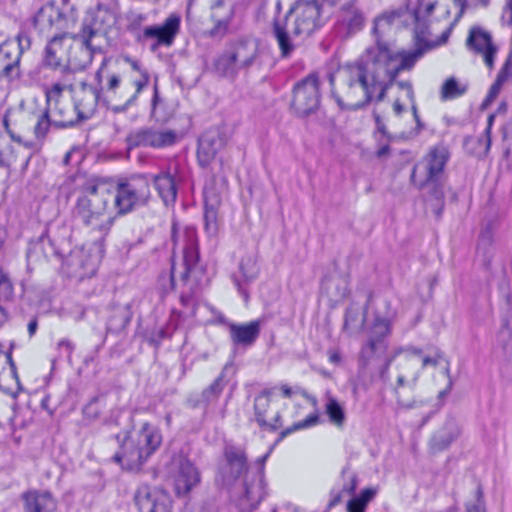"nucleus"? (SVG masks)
I'll return each mask as SVG.
<instances>
[{"label": "nucleus", "instance_id": "4468645a", "mask_svg": "<svg viewBox=\"0 0 512 512\" xmlns=\"http://www.w3.org/2000/svg\"><path fill=\"white\" fill-rule=\"evenodd\" d=\"M134 502L138 512H172L171 497L160 487L140 485L134 493Z\"/></svg>", "mask_w": 512, "mask_h": 512}, {"label": "nucleus", "instance_id": "0eeeda50", "mask_svg": "<svg viewBox=\"0 0 512 512\" xmlns=\"http://www.w3.org/2000/svg\"><path fill=\"white\" fill-rule=\"evenodd\" d=\"M273 390L265 388L253 398L252 415L249 422L268 433L277 432L283 427L282 411L273 399Z\"/></svg>", "mask_w": 512, "mask_h": 512}, {"label": "nucleus", "instance_id": "0e129e2a", "mask_svg": "<svg viewBox=\"0 0 512 512\" xmlns=\"http://www.w3.org/2000/svg\"><path fill=\"white\" fill-rule=\"evenodd\" d=\"M376 494L377 490L375 488H365L360 492L358 496H354L353 498L367 507L368 503L374 499Z\"/></svg>", "mask_w": 512, "mask_h": 512}, {"label": "nucleus", "instance_id": "e433bc0d", "mask_svg": "<svg viewBox=\"0 0 512 512\" xmlns=\"http://www.w3.org/2000/svg\"><path fill=\"white\" fill-rule=\"evenodd\" d=\"M342 486L333 487L330 491V500L327 504V510H331L343 501L344 494L353 495L358 485L357 475L345 466L341 471Z\"/></svg>", "mask_w": 512, "mask_h": 512}, {"label": "nucleus", "instance_id": "13d9d810", "mask_svg": "<svg viewBox=\"0 0 512 512\" xmlns=\"http://www.w3.org/2000/svg\"><path fill=\"white\" fill-rule=\"evenodd\" d=\"M162 102L163 101H162V99L160 97L158 83H157V80H155L154 87H153V96H152V99H151V112H150V115H151L152 118H155L157 121H163L164 120V119H162L158 115V108H159V106H160V104Z\"/></svg>", "mask_w": 512, "mask_h": 512}, {"label": "nucleus", "instance_id": "de8ad7c7", "mask_svg": "<svg viewBox=\"0 0 512 512\" xmlns=\"http://www.w3.org/2000/svg\"><path fill=\"white\" fill-rule=\"evenodd\" d=\"M325 411L329 421L337 427L344 425L346 416L344 408L334 397H329L325 405Z\"/></svg>", "mask_w": 512, "mask_h": 512}, {"label": "nucleus", "instance_id": "052dcab7", "mask_svg": "<svg viewBox=\"0 0 512 512\" xmlns=\"http://www.w3.org/2000/svg\"><path fill=\"white\" fill-rule=\"evenodd\" d=\"M402 352H403V349H394L389 355L386 356L384 364L379 372L381 379L385 380L388 378V371H389L390 365L392 364V362L395 360V358L397 356L402 354Z\"/></svg>", "mask_w": 512, "mask_h": 512}, {"label": "nucleus", "instance_id": "72a5a7b5", "mask_svg": "<svg viewBox=\"0 0 512 512\" xmlns=\"http://www.w3.org/2000/svg\"><path fill=\"white\" fill-rule=\"evenodd\" d=\"M259 264L257 258H241L238 265V271L233 273L232 279L238 292L248 300V292L245 286L254 281L259 274Z\"/></svg>", "mask_w": 512, "mask_h": 512}, {"label": "nucleus", "instance_id": "7ed1b4c3", "mask_svg": "<svg viewBox=\"0 0 512 512\" xmlns=\"http://www.w3.org/2000/svg\"><path fill=\"white\" fill-rule=\"evenodd\" d=\"M109 443L117 445L112 461L128 471H139L148 458L162 443L160 429L149 422L141 425L132 435L129 430L121 431L108 438Z\"/></svg>", "mask_w": 512, "mask_h": 512}, {"label": "nucleus", "instance_id": "5701e85b", "mask_svg": "<svg viewBox=\"0 0 512 512\" xmlns=\"http://www.w3.org/2000/svg\"><path fill=\"white\" fill-rule=\"evenodd\" d=\"M172 256H199L197 230L187 226L179 230L178 222L174 219L171 224Z\"/></svg>", "mask_w": 512, "mask_h": 512}, {"label": "nucleus", "instance_id": "f257e3e1", "mask_svg": "<svg viewBox=\"0 0 512 512\" xmlns=\"http://www.w3.org/2000/svg\"><path fill=\"white\" fill-rule=\"evenodd\" d=\"M383 21L389 25L390 17L383 15L374 20V44L368 46L354 62L346 64L343 95L331 90L332 97L341 110L357 111L372 101H384L398 74L410 70L426 51L435 47L427 38L422 37L420 41L414 34V50L398 51L393 43L384 39L380 29Z\"/></svg>", "mask_w": 512, "mask_h": 512}, {"label": "nucleus", "instance_id": "412c9836", "mask_svg": "<svg viewBox=\"0 0 512 512\" xmlns=\"http://www.w3.org/2000/svg\"><path fill=\"white\" fill-rule=\"evenodd\" d=\"M102 99L101 90L98 86L82 81L74 95L73 107L76 114H78V119L82 122L90 119L96 112L98 102Z\"/></svg>", "mask_w": 512, "mask_h": 512}, {"label": "nucleus", "instance_id": "f8f14e48", "mask_svg": "<svg viewBox=\"0 0 512 512\" xmlns=\"http://www.w3.org/2000/svg\"><path fill=\"white\" fill-rule=\"evenodd\" d=\"M181 17L177 13L170 14L161 25H150L137 36V42L143 43L149 39L155 41L150 50L155 52L160 46L170 47L180 31Z\"/></svg>", "mask_w": 512, "mask_h": 512}, {"label": "nucleus", "instance_id": "37998d69", "mask_svg": "<svg viewBox=\"0 0 512 512\" xmlns=\"http://www.w3.org/2000/svg\"><path fill=\"white\" fill-rule=\"evenodd\" d=\"M27 256H58L56 248L46 231L37 239L30 241Z\"/></svg>", "mask_w": 512, "mask_h": 512}, {"label": "nucleus", "instance_id": "aec40b11", "mask_svg": "<svg viewBox=\"0 0 512 512\" xmlns=\"http://www.w3.org/2000/svg\"><path fill=\"white\" fill-rule=\"evenodd\" d=\"M210 11L213 27L209 30L208 35L222 39L230 32L235 17V5L226 0H215L210 5Z\"/></svg>", "mask_w": 512, "mask_h": 512}, {"label": "nucleus", "instance_id": "b1692460", "mask_svg": "<svg viewBox=\"0 0 512 512\" xmlns=\"http://www.w3.org/2000/svg\"><path fill=\"white\" fill-rule=\"evenodd\" d=\"M224 458L225 465L221 473L225 485H231L242 474L245 475L251 472L243 449L236 446H227L224 450Z\"/></svg>", "mask_w": 512, "mask_h": 512}, {"label": "nucleus", "instance_id": "9d476101", "mask_svg": "<svg viewBox=\"0 0 512 512\" xmlns=\"http://www.w3.org/2000/svg\"><path fill=\"white\" fill-rule=\"evenodd\" d=\"M115 23V14L106 4L98 3L94 9L86 13L80 32L74 36L83 43V51L91 58V40L101 31H105Z\"/></svg>", "mask_w": 512, "mask_h": 512}, {"label": "nucleus", "instance_id": "bb28decb", "mask_svg": "<svg viewBox=\"0 0 512 512\" xmlns=\"http://www.w3.org/2000/svg\"><path fill=\"white\" fill-rule=\"evenodd\" d=\"M230 339L234 346L251 347L261 332V320H252L248 323H228Z\"/></svg>", "mask_w": 512, "mask_h": 512}, {"label": "nucleus", "instance_id": "6e6d98bb", "mask_svg": "<svg viewBox=\"0 0 512 512\" xmlns=\"http://www.w3.org/2000/svg\"><path fill=\"white\" fill-rule=\"evenodd\" d=\"M13 284L7 272L0 267V299L10 300L13 297Z\"/></svg>", "mask_w": 512, "mask_h": 512}, {"label": "nucleus", "instance_id": "cd10ccee", "mask_svg": "<svg viewBox=\"0 0 512 512\" xmlns=\"http://www.w3.org/2000/svg\"><path fill=\"white\" fill-rule=\"evenodd\" d=\"M319 420H320L319 415H318V413L315 412V413L308 415L305 419L294 423L292 426H289V427L281 430V432L279 433L277 439L275 440L273 446L269 449V451L256 460V462H255L256 469L251 470V473L260 474L264 477L265 463L268 460L274 447L276 445H278L280 442H282L287 436L291 435L292 433L317 425L319 423Z\"/></svg>", "mask_w": 512, "mask_h": 512}, {"label": "nucleus", "instance_id": "a19ab883", "mask_svg": "<svg viewBox=\"0 0 512 512\" xmlns=\"http://www.w3.org/2000/svg\"><path fill=\"white\" fill-rule=\"evenodd\" d=\"M465 151L478 158L485 157L491 147V136L482 133L480 136H467L463 141Z\"/></svg>", "mask_w": 512, "mask_h": 512}, {"label": "nucleus", "instance_id": "4be33fe9", "mask_svg": "<svg viewBox=\"0 0 512 512\" xmlns=\"http://www.w3.org/2000/svg\"><path fill=\"white\" fill-rule=\"evenodd\" d=\"M181 181L177 163L169 164L166 170L153 177L155 188L166 206L176 202L178 185Z\"/></svg>", "mask_w": 512, "mask_h": 512}, {"label": "nucleus", "instance_id": "dca6fc26", "mask_svg": "<svg viewBox=\"0 0 512 512\" xmlns=\"http://www.w3.org/2000/svg\"><path fill=\"white\" fill-rule=\"evenodd\" d=\"M335 272L326 275L321 282V293L326 295L330 302L343 301L349 293L348 258H338L333 261Z\"/></svg>", "mask_w": 512, "mask_h": 512}, {"label": "nucleus", "instance_id": "e2e57ef3", "mask_svg": "<svg viewBox=\"0 0 512 512\" xmlns=\"http://www.w3.org/2000/svg\"><path fill=\"white\" fill-rule=\"evenodd\" d=\"M113 221H114V218L111 216H108L106 220H104L100 224H98V229L102 233V237L99 242V252L100 253L104 252V250H103L104 238L103 237L108 234L109 230L111 229V227L113 225Z\"/></svg>", "mask_w": 512, "mask_h": 512}, {"label": "nucleus", "instance_id": "9b49d317", "mask_svg": "<svg viewBox=\"0 0 512 512\" xmlns=\"http://www.w3.org/2000/svg\"><path fill=\"white\" fill-rule=\"evenodd\" d=\"M170 279L172 286L179 279L191 283V289L207 284L210 269L206 258H171Z\"/></svg>", "mask_w": 512, "mask_h": 512}, {"label": "nucleus", "instance_id": "49530a36", "mask_svg": "<svg viewBox=\"0 0 512 512\" xmlns=\"http://www.w3.org/2000/svg\"><path fill=\"white\" fill-rule=\"evenodd\" d=\"M148 15L146 13L138 12L136 10H129L125 14L126 30L134 35L137 40V36L142 34L143 24L147 21Z\"/></svg>", "mask_w": 512, "mask_h": 512}, {"label": "nucleus", "instance_id": "2f4dec72", "mask_svg": "<svg viewBox=\"0 0 512 512\" xmlns=\"http://www.w3.org/2000/svg\"><path fill=\"white\" fill-rule=\"evenodd\" d=\"M47 102L46 109L52 118L53 127L59 129L73 127L82 122L78 119V114H76L74 107H71L69 103L59 99H56L53 104L49 100Z\"/></svg>", "mask_w": 512, "mask_h": 512}, {"label": "nucleus", "instance_id": "473e14b6", "mask_svg": "<svg viewBox=\"0 0 512 512\" xmlns=\"http://www.w3.org/2000/svg\"><path fill=\"white\" fill-rule=\"evenodd\" d=\"M20 61L18 51L14 46L5 43L0 44V79H6L9 82L15 81L21 76Z\"/></svg>", "mask_w": 512, "mask_h": 512}, {"label": "nucleus", "instance_id": "2eb2a0df", "mask_svg": "<svg viewBox=\"0 0 512 512\" xmlns=\"http://www.w3.org/2000/svg\"><path fill=\"white\" fill-rule=\"evenodd\" d=\"M171 472L174 491L178 497L188 495L200 482V472L185 456L173 458Z\"/></svg>", "mask_w": 512, "mask_h": 512}, {"label": "nucleus", "instance_id": "20e7f679", "mask_svg": "<svg viewBox=\"0 0 512 512\" xmlns=\"http://www.w3.org/2000/svg\"><path fill=\"white\" fill-rule=\"evenodd\" d=\"M113 190L105 184L86 183L76 200L75 214L85 225H93L113 204Z\"/></svg>", "mask_w": 512, "mask_h": 512}, {"label": "nucleus", "instance_id": "f3484780", "mask_svg": "<svg viewBox=\"0 0 512 512\" xmlns=\"http://www.w3.org/2000/svg\"><path fill=\"white\" fill-rule=\"evenodd\" d=\"M267 495L266 482L262 475L247 473L244 476L237 505L241 512H252Z\"/></svg>", "mask_w": 512, "mask_h": 512}, {"label": "nucleus", "instance_id": "3c124183", "mask_svg": "<svg viewBox=\"0 0 512 512\" xmlns=\"http://www.w3.org/2000/svg\"><path fill=\"white\" fill-rule=\"evenodd\" d=\"M53 126L52 118L49 115V111L45 108L37 118V122L34 126V134L37 139H43L49 132V128Z\"/></svg>", "mask_w": 512, "mask_h": 512}, {"label": "nucleus", "instance_id": "a18cd8bd", "mask_svg": "<svg viewBox=\"0 0 512 512\" xmlns=\"http://www.w3.org/2000/svg\"><path fill=\"white\" fill-rule=\"evenodd\" d=\"M468 90V85L460 83L455 77L447 78L440 89L441 101H448L463 96Z\"/></svg>", "mask_w": 512, "mask_h": 512}, {"label": "nucleus", "instance_id": "1a4fd4ad", "mask_svg": "<svg viewBox=\"0 0 512 512\" xmlns=\"http://www.w3.org/2000/svg\"><path fill=\"white\" fill-rule=\"evenodd\" d=\"M324 7L317 0H297L287 12L295 15L293 36H309L324 24Z\"/></svg>", "mask_w": 512, "mask_h": 512}, {"label": "nucleus", "instance_id": "ddd939ff", "mask_svg": "<svg viewBox=\"0 0 512 512\" xmlns=\"http://www.w3.org/2000/svg\"><path fill=\"white\" fill-rule=\"evenodd\" d=\"M177 135L173 130H156L152 127H140L131 131L126 137L127 149L138 147L163 148L176 142Z\"/></svg>", "mask_w": 512, "mask_h": 512}, {"label": "nucleus", "instance_id": "774afa93", "mask_svg": "<svg viewBox=\"0 0 512 512\" xmlns=\"http://www.w3.org/2000/svg\"><path fill=\"white\" fill-rule=\"evenodd\" d=\"M366 508L355 498H351L347 503V512H365Z\"/></svg>", "mask_w": 512, "mask_h": 512}, {"label": "nucleus", "instance_id": "79ce46f5", "mask_svg": "<svg viewBox=\"0 0 512 512\" xmlns=\"http://www.w3.org/2000/svg\"><path fill=\"white\" fill-rule=\"evenodd\" d=\"M466 44L469 49L477 53L484 52L490 47H495L492 43L491 34L480 27L471 28Z\"/></svg>", "mask_w": 512, "mask_h": 512}, {"label": "nucleus", "instance_id": "a211bd4d", "mask_svg": "<svg viewBox=\"0 0 512 512\" xmlns=\"http://www.w3.org/2000/svg\"><path fill=\"white\" fill-rule=\"evenodd\" d=\"M390 334L389 321L377 318L370 330L367 343L364 344L360 352V362L362 366H367L374 356H380L387 350L386 338Z\"/></svg>", "mask_w": 512, "mask_h": 512}, {"label": "nucleus", "instance_id": "4d7b16f0", "mask_svg": "<svg viewBox=\"0 0 512 512\" xmlns=\"http://www.w3.org/2000/svg\"><path fill=\"white\" fill-rule=\"evenodd\" d=\"M466 512H486L481 485H477L475 499L466 504Z\"/></svg>", "mask_w": 512, "mask_h": 512}, {"label": "nucleus", "instance_id": "39448f33", "mask_svg": "<svg viewBox=\"0 0 512 512\" xmlns=\"http://www.w3.org/2000/svg\"><path fill=\"white\" fill-rule=\"evenodd\" d=\"M450 157V150L444 143L432 146L422 161L413 168L411 178L414 180L417 172L421 170L423 178L419 187L424 188L432 185L435 198L442 199L444 197L442 186L445 178V167Z\"/></svg>", "mask_w": 512, "mask_h": 512}, {"label": "nucleus", "instance_id": "6e6552de", "mask_svg": "<svg viewBox=\"0 0 512 512\" xmlns=\"http://www.w3.org/2000/svg\"><path fill=\"white\" fill-rule=\"evenodd\" d=\"M320 103V80L317 74L311 73L294 85L290 107L297 117L305 118L316 113Z\"/></svg>", "mask_w": 512, "mask_h": 512}, {"label": "nucleus", "instance_id": "c03bdc74", "mask_svg": "<svg viewBox=\"0 0 512 512\" xmlns=\"http://www.w3.org/2000/svg\"><path fill=\"white\" fill-rule=\"evenodd\" d=\"M215 70L220 76L230 79H235L241 71L229 50L225 51L217 58L215 61Z\"/></svg>", "mask_w": 512, "mask_h": 512}, {"label": "nucleus", "instance_id": "a878e982", "mask_svg": "<svg viewBox=\"0 0 512 512\" xmlns=\"http://www.w3.org/2000/svg\"><path fill=\"white\" fill-rule=\"evenodd\" d=\"M104 63L95 73V81L97 83L96 86L101 90V95L103 97L102 102L109 109V105L119 104V102H123L121 93H118V89L120 87L121 78L116 73L105 74Z\"/></svg>", "mask_w": 512, "mask_h": 512}, {"label": "nucleus", "instance_id": "680f3d73", "mask_svg": "<svg viewBox=\"0 0 512 512\" xmlns=\"http://www.w3.org/2000/svg\"><path fill=\"white\" fill-rule=\"evenodd\" d=\"M404 385H405V377L403 375H399L397 377V383H396V387H395V393L397 395V402L400 406L410 409V408L414 407L415 402L414 401L408 402V401H405L402 399L399 389L401 387H404Z\"/></svg>", "mask_w": 512, "mask_h": 512}, {"label": "nucleus", "instance_id": "f704fd0d", "mask_svg": "<svg viewBox=\"0 0 512 512\" xmlns=\"http://www.w3.org/2000/svg\"><path fill=\"white\" fill-rule=\"evenodd\" d=\"M24 512H53L56 501L49 491L29 490L22 494Z\"/></svg>", "mask_w": 512, "mask_h": 512}, {"label": "nucleus", "instance_id": "7c9ffc66", "mask_svg": "<svg viewBox=\"0 0 512 512\" xmlns=\"http://www.w3.org/2000/svg\"><path fill=\"white\" fill-rule=\"evenodd\" d=\"M100 258H63L62 271L69 277L84 280L95 275Z\"/></svg>", "mask_w": 512, "mask_h": 512}, {"label": "nucleus", "instance_id": "8fccbe9b", "mask_svg": "<svg viewBox=\"0 0 512 512\" xmlns=\"http://www.w3.org/2000/svg\"><path fill=\"white\" fill-rule=\"evenodd\" d=\"M499 338L504 347L512 339V308H503Z\"/></svg>", "mask_w": 512, "mask_h": 512}, {"label": "nucleus", "instance_id": "f03ea898", "mask_svg": "<svg viewBox=\"0 0 512 512\" xmlns=\"http://www.w3.org/2000/svg\"><path fill=\"white\" fill-rule=\"evenodd\" d=\"M61 1L60 6L54 2L43 5L33 17V24L42 34L54 33L44 49L41 65L66 76H73L68 59L69 47L64 40L66 31L77 22L78 13L69 0Z\"/></svg>", "mask_w": 512, "mask_h": 512}, {"label": "nucleus", "instance_id": "864d4df0", "mask_svg": "<svg viewBox=\"0 0 512 512\" xmlns=\"http://www.w3.org/2000/svg\"><path fill=\"white\" fill-rule=\"evenodd\" d=\"M365 314V311L360 313L357 308L349 307L345 312L344 328L361 327L365 320Z\"/></svg>", "mask_w": 512, "mask_h": 512}, {"label": "nucleus", "instance_id": "58836bf2", "mask_svg": "<svg viewBox=\"0 0 512 512\" xmlns=\"http://www.w3.org/2000/svg\"><path fill=\"white\" fill-rule=\"evenodd\" d=\"M273 34L277 40L278 46L280 48L281 57L288 58L291 56L295 49V45L292 41V38L288 32L287 27V16H285L281 20H275L273 25Z\"/></svg>", "mask_w": 512, "mask_h": 512}, {"label": "nucleus", "instance_id": "c9c22d12", "mask_svg": "<svg viewBox=\"0 0 512 512\" xmlns=\"http://www.w3.org/2000/svg\"><path fill=\"white\" fill-rule=\"evenodd\" d=\"M437 1L418 0L415 8L412 10L414 20V34L421 41L422 37L427 38L429 34V17L435 10Z\"/></svg>", "mask_w": 512, "mask_h": 512}, {"label": "nucleus", "instance_id": "423d86ee", "mask_svg": "<svg viewBox=\"0 0 512 512\" xmlns=\"http://www.w3.org/2000/svg\"><path fill=\"white\" fill-rule=\"evenodd\" d=\"M150 195L148 179L143 175H134L117 183L113 191V207L118 214L124 215L136 206L146 204Z\"/></svg>", "mask_w": 512, "mask_h": 512}, {"label": "nucleus", "instance_id": "393cba45", "mask_svg": "<svg viewBox=\"0 0 512 512\" xmlns=\"http://www.w3.org/2000/svg\"><path fill=\"white\" fill-rule=\"evenodd\" d=\"M226 144V137L218 129L204 132L198 140L197 158L202 167L208 166Z\"/></svg>", "mask_w": 512, "mask_h": 512}, {"label": "nucleus", "instance_id": "c756f323", "mask_svg": "<svg viewBox=\"0 0 512 512\" xmlns=\"http://www.w3.org/2000/svg\"><path fill=\"white\" fill-rule=\"evenodd\" d=\"M241 71L248 70L259 58L258 44L252 40L239 39L229 49Z\"/></svg>", "mask_w": 512, "mask_h": 512}, {"label": "nucleus", "instance_id": "4c0bfd02", "mask_svg": "<svg viewBox=\"0 0 512 512\" xmlns=\"http://www.w3.org/2000/svg\"><path fill=\"white\" fill-rule=\"evenodd\" d=\"M150 81V75L148 71H141V75L138 79L133 81L135 91L129 95L123 102L119 104L109 105V110L114 114L126 113L130 108L137 105L138 97L140 93L146 88Z\"/></svg>", "mask_w": 512, "mask_h": 512}, {"label": "nucleus", "instance_id": "c85d7f7f", "mask_svg": "<svg viewBox=\"0 0 512 512\" xmlns=\"http://www.w3.org/2000/svg\"><path fill=\"white\" fill-rule=\"evenodd\" d=\"M461 433L457 421L450 417L444 425L438 429L429 440V449L432 453L442 452L450 447V445L459 437Z\"/></svg>", "mask_w": 512, "mask_h": 512}, {"label": "nucleus", "instance_id": "338daca9", "mask_svg": "<svg viewBox=\"0 0 512 512\" xmlns=\"http://www.w3.org/2000/svg\"><path fill=\"white\" fill-rule=\"evenodd\" d=\"M57 348L60 351V353H65L68 361H71L72 353L75 349V345L73 342H71L69 339H62L58 342Z\"/></svg>", "mask_w": 512, "mask_h": 512}, {"label": "nucleus", "instance_id": "69168bd1", "mask_svg": "<svg viewBox=\"0 0 512 512\" xmlns=\"http://www.w3.org/2000/svg\"><path fill=\"white\" fill-rule=\"evenodd\" d=\"M502 83H500L499 81L495 80V82L491 85L490 89H489V92L486 96V98L484 99L483 103H482V106L483 107H487L488 105H490L494 99L497 97V95L499 94L501 88H502Z\"/></svg>", "mask_w": 512, "mask_h": 512}, {"label": "nucleus", "instance_id": "603ef678", "mask_svg": "<svg viewBox=\"0 0 512 512\" xmlns=\"http://www.w3.org/2000/svg\"><path fill=\"white\" fill-rule=\"evenodd\" d=\"M175 330L176 326H172L171 324L154 329L148 337V342L155 347H159L161 342L164 339L170 338Z\"/></svg>", "mask_w": 512, "mask_h": 512}, {"label": "nucleus", "instance_id": "5fc2aeb1", "mask_svg": "<svg viewBox=\"0 0 512 512\" xmlns=\"http://www.w3.org/2000/svg\"><path fill=\"white\" fill-rule=\"evenodd\" d=\"M5 43L16 48L19 61L21 62L22 54L30 49L32 40L26 32H20L17 34L15 41H5Z\"/></svg>", "mask_w": 512, "mask_h": 512}, {"label": "nucleus", "instance_id": "bf43d9fd", "mask_svg": "<svg viewBox=\"0 0 512 512\" xmlns=\"http://www.w3.org/2000/svg\"><path fill=\"white\" fill-rule=\"evenodd\" d=\"M63 80L55 82L50 89V93L59 96L64 90H73V84L71 82L72 76H66L62 74Z\"/></svg>", "mask_w": 512, "mask_h": 512}, {"label": "nucleus", "instance_id": "09e8293b", "mask_svg": "<svg viewBox=\"0 0 512 512\" xmlns=\"http://www.w3.org/2000/svg\"><path fill=\"white\" fill-rule=\"evenodd\" d=\"M231 368L230 365L226 364L222 369L220 375L213 381L211 385H209L203 392L202 398L203 401L209 403L212 400L218 398L225 387L224 377L226 372Z\"/></svg>", "mask_w": 512, "mask_h": 512}, {"label": "nucleus", "instance_id": "6ab92c4d", "mask_svg": "<svg viewBox=\"0 0 512 512\" xmlns=\"http://www.w3.org/2000/svg\"><path fill=\"white\" fill-rule=\"evenodd\" d=\"M366 22L364 13L354 3L344 4L337 16L335 30L342 39H348L360 32Z\"/></svg>", "mask_w": 512, "mask_h": 512}, {"label": "nucleus", "instance_id": "ea45409f", "mask_svg": "<svg viewBox=\"0 0 512 512\" xmlns=\"http://www.w3.org/2000/svg\"><path fill=\"white\" fill-rule=\"evenodd\" d=\"M219 200L215 197L211 200L205 197L204 205V229L209 237H215L219 231L218 207Z\"/></svg>", "mask_w": 512, "mask_h": 512}]
</instances>
